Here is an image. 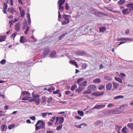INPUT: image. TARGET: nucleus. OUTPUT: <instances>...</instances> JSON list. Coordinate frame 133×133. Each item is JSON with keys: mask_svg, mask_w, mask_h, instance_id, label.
I'll list each match as a JSON object with an SVG mask.
<instances>
[{"mask_svg": "<svg viewBox=\"0 0 133 133\" xmlns=\"http://www.w3.org/2000/svg\"><path fill=\"white\" fill-rule=\"evenodd\" d=\"M27 40L23 36L21 37L19 41L21 43H23L27 42Z\"/></svg>", "mask_w": 133, "mask_h": 133, "instance_id": "1a4fd4ad", "label": "nucleus"}, {"mask_svg": "<svg viewBox=\"0 0 133 133\" xmlns=\"http://www.w3.org/2000/svg\"><path fill=\"white\" fill-rule=\"evenodd\" d=\"M11 13L12 14L15 15L17 14L15 10L13 8H11Z\"/></svg>", "mask_w": 133, "mask_h": 133, "instance_id": "c9c22d12", "label": "nucleus"}, {"mask_svg": "<svg viewBox=\"0 0 133 133\" xmlns=\"http://www.w3.org/2000/svg\"><path fill=\"white\" fill-rule=\"evenodd\" d=\"M85 89V87H82L79 86L78 87L77 89L76 90V91L78 93H79L81 91Z\"/></svg>", "mask_w": 133, "mask_h": 133, "instance_id": "4468645a", "label": "nucleus"}, {"mask_svg": "<svg viewBox=\"0 0 133 133\" xmlns=\"http://www.w3.org/2000/svg\"><path fill=\"white\" fill-rule=\"evenodd\" d=\"M104 93V91L102 92L97 91L95 92L93 94V95L96 96H100L103 95Z\"/></svg>", "mask_w": 133, "mask_h": 133, "instance_id": "9b49d317", "label": "nucleus"}, {"mask_svg": "<svg viewBox=\"0 0 133 133\" xmlns=\"http://www.w3.org/2000/svg\"><path fill=\"white\" fill-rule=\"evenodd\" d=\"M48 114L47 112H43L41 113V115L43 118H45V117Z\"/></svg>", "mask_w": 133, "mask_h": 133, "instance_id": "49530a36", "label": "nucleus"}, {"mask_svg": "<svg viewBox=\"0 0 133 133\" xmlns=\"http://www.w3.org/2000/svg\"><path fill=\"white\" fill-rule=\"evenodd\" d=\"M91 91L90 90H89V89L88 88V90L85 91L83 92V94H89L91 92Z\"/></svg>", "mask_w": 133, "mask_h": 133, "instance_id": "473e14b6", "label": "nucleus"}, {"mask_svg": "<svg viewBox=\"0 0 133 133\" xmlns=\"http://www.w3.org/2000/svg\"><path fill=\"white\" fill-rule=\"evenodd\" d=\"M114 105V104L112 103H110L108 104L107 107H111Z\"/></svg>", "mask_w": 133, "mask_h": 133, "instance_id": "bf43d9fd", "label": "nucleus"}, {"mask_svg": "<svg viewBox=\"0 0 133 133\" xmlns=\"http://www.w3.org/2000/svg\"><path fill=\"white\" fill-rule=\"evenodd\" d=\"M68 33L67 32L63 33L61 36H60L59 37V40H61L64 37L65 35H66Z\"/></svg>", "mask_w": 133, "mask_h": 133, "instance_id": "cd10ccee", "label": "nucleus"}, {"mask_svg": "<svg viewBox=\"0 0 133 133\" xmlns=\"http://www.w3.org/2000/svg\"><path fill=\"white\" fill-rule=\"evenodd\" d=\"M131 12L130 10L128 8L123 9L122 11V13L124 15H128Z\"/></svg>", "mask_w": 133, "mask_h": 133, "instance_id": "423d86ee", "label": "nucleus"}, {"mask_svg": "<svg viewBox=\"0 0 133 133\" xmlns=\"http://www.w3.org/2000/svg\"><path fill=\"white\" fill-rule=\"evenodd\" d=\"M112 84L111 83H109L106 85V89L107 90H110L112 88Z\"/></svg>", "mask_w": 133, "mask_h": 133, "instance_id": "f3484780", "label": "nucleus"}, {"mask_svg": "<svg viewBox=\"0 0 133 133\" xmlns=\"http://www.w3.org/2000/svg\"><path fill=\"white\" fill-rule=\"evenodd\" d=\"M56 52L55 51H52L50 54V56L51 58H56Z\"/></svg>", "mask_w": 133, "mask_h": 133, "instance_id": "2eb2a0df", "label": "nucleus"}, {"mask_svg": "<svg viewBox=\"0 0 133 133\" xmlns=\"http://www.w3.org/2000/svg\"><path fill=\"white\" fill-rule=\"evenodd\" d=\"M122 131L124 133H127L128 131V129L125 126L122 129Z\"/></svg>", "mask_w": 133, "mask_h": 133, "instance_id": "4be33fe9", "label": "nucleus"}, {"mask_svg": "<svg viewBox=\"0 0 133 133\" xmlns=\"http://www.w3.org/2000/svg\"><path fill=\"white\" fill-rule=\"evenodd\" d=\"M88 88L92 92V91L95 90L96 89V87L94 85H90L88 87Z\"/></svg>", "mask_w": 133, "mask_h": 133, "instance_id": "6e6552de", "label": "nucleus"}, {"mask_svg": "<svg viewBox=\"0 0 133 133\" xmlns=\"http://www.w3.org/2000/svg\"><path fill=\"white\" fill-rule=\"evenodd\" d=\"M20 24L19 22H18L16 24L15 27V29L16 31H19L20 29Z\"/></svg>", "mask_w": 133, "mask_h": 133, "instance_id": "ddd939ff", "label": "nucleus"}, {"mask_svg": "<svg viewBox=\"0 0 133 133\" xmlns=\"http://www.w3.org/2000/svg\"><path fill=\"white\" fill-rule=\"evenodd\" d=\"M4 4V6H3V9H6L8 6L6 3H5V2L3 3Z\"/></svg>", "mask_w": 133, "mask_h": 133, "instance_id": "3c124183", "label": "nucleus"}, {"mask_svg": "<svg viewBox=\"0 0 133 133\" xmlns=\"http://www.w3.org/2000/svg\"><path fill=\"white\" fill-rule=\"evenodd\" d=\"M20 13L21 17H23L25 15V12L24 10H23L22 11H21Z\"/></svg>", "mask_w": 133, "mask_h": 133, "instance_id": "a18cd8bd", "label": "nucleus"}, {"mask_svg": "<svg viewBox=\"0 0 133 133\" xmlns=\"http://www.w3.org/2000/svg\"><path fill=\"white\" fill-rule=\"evenodd\" d=\"M82 66L83 68L85 69L87 68V65L86 64L84 63L82 64Z\"/></svg>", "mask_w": 133, "mask_h": 133, "instance_id": "603ef678", "label": "nucleus"}, {"mask_svg": "<svg viewBox=\"0 0 133 133\" xmlns=\"http://www.w3.org/2000/svg\"><path fill=\"white\" fill-rule=\"evenodd\" d=\"M47 124H48V126H51L53 124H52V123H51L50 122H48Z\"/></svg>", "mask_w": 133, "mask_h": 133, "instance_id": "69168bd1", "label": "nucleus"}, {"mask_svg": "<svg viewBox=\"0 0 133 133\" xmlns=\"http://www.w3.org/2000/svg\"><path fill=\"white\" fill-rule=\"evenodd\" d=\"M105 88V86L103 85H102L98 87V89L100 90H101Z\"/></svg>", "mask_w": 133, "mask_h": 133, "instance_id": "de8ad7c7", "label": "nucleus"}, {"mask_svg": "<svg viewBox=\"0 0 133 133\" xmlns=\"http://www.w3.org/2000/svg\"><path fill=\"white\" fill-rule=\"evenodd\" d=\"M106 29V28L105 27H100L99 28V32H102L105 31Z\"/></svg>", "mask_w": 133, "mask_h": 133, "instance_id": "bb28decb", "label": "nucleus"}, {"mask_svg": "<svg viewBox=\"0 0 133 133\" xmlns=\"http://www.w3.org/2000/svg\"><path fill=\"white\" fill-rule=\"evenodd\" d=\"M84 80L83 78H80L77 80L76 82L79 86L85 88L87 86L88 82L86 81L82 82Z\"/></svg>", "mask_w": 133, "mask_h": 133, "instance_id": "f03ea898", "label": "nucleus"}, {"mask_svg": "<svg viewBox=\"0 0 133 133\" xmlns=\"http://www.w3.org/2000/svg\"><path fill=\"white\" fill-rule=\"evenodd\" d=\"M21 95L24 97L22 99L23 100L28 101L29 102H31L32 98L30 97L31 94L28 91H23L22 92Z\"/></svg>", "mask_w": 133, "mask_h": 133, "instance_id": "f257e3e1", "label": "nucleus"}, {"mask_svg": "<svg viewBox=\"0 0 133 133\" xmlns=\"http://www.w3.org/2000/svg\"><path fill=\"white\" fill-rule=\"evenodd\" d=\"M40 99L39 98L38 99H32V98L31 102H34L37 105H38L40 104Z\"/></svg>", "mask_w": 133, "mask_h": 133, "instance_id": "0eeeda50", "label": "nucleus"}, {"mask_svg": "<svg viewBox=\"0 0 133 133\" xmlns=\"http://www.w3.org/2000/svg\"><path fill=\"white\" fill-rule=\"evenodd\" d=\"M59 122H58L59 124H62L64 122V118L62 117H60L59 118Z\"/></svg>", "mask_w": 133, "mask_h": 133, "instance_id": "dca6fc26", "label": "nucleus"}, {"mask_svg": "<svg viewBox=\"0 0 133 133\" xmlns=\"http://www.w3.org/2000/svg\"><path fill=\"white\" fill-rule=\"evenodd\" d=\"M65 0H58V4L59 6H62L64 3Z\"/></svg>", "mask_w": 133, "mask_h": 133, "instance_id": "412c9836", "label": "nucleus"}, {"mask_svg": "<svg viewBox=\"0 0 133 133\" xmlns=\"http://www.w3.org/2000/svg\"><path fill=\"white\" fill-rule=\"evenodd\" d=\"M69 63L71 64H73L74 65H75L76 66V67H77V66L78 65L77 64V63L75 62V61H70L69 62Z\"/></svg>", "mask_w": 133, "mask_h": 133, "instance_id": "2f4dec72", "label": "nucleus"}, {"mask_svg": "<svg viewBox=\"0 0 133 133\" xmlns=\"http://www.w3.org/2000/svg\"><path fill=\"white\" fill-rule=\"evenodd\" d=\"M6 62V61L5 59H2L0 62V63L2 65L4 64Z\"/></svg>", "mask_w": 133, "mask_h": 133, "instance_id": "c03bdc74", "label": "nucleus"}, {"mask_svg": "<svg viewBox=\"0 0 133 133\" xmlns=\"http://www.w3.org/2000/svg\"><path fill=\"white\" fill-rule=\"evenodd\" d=\"M26 17L28 19H30V15L29 13H28L26 15Z\"/></svg>", "mask_w": 133, "mask_h": 133, "instance_id": "052dcab7", "label": "nucleus"}, {"mask_svg": "<svg viewBox=\"0 0 133 133\" xmlns=\"http://www.w3.org/2000/svg\"><path fill=\"white\" fill-rule=\"evenodd\" d=\"M102 123V122L100 120H98L95 122V124L96 125H99Z\"/></svg>", "mask_w": 133, "mask_h": 133, "instance_id": "a19ab883", "label": "nucleus"}, {"mask_svg": "<svg viewBox=\"0 0 133 133\" xmlns=\"http://www.w3.org/2000/svg\"><path fill=\"white\" fill-rule=\"evenodd\" d=\"M42 99L41 101V103H44L46 101V98L45 96L42 97Z\"/></svg>", "mask_w": 133, "mask_h": 133, "instance_id": "4c0bfd02", "label": "nucleus"}, {"mask_svg": "<svg viewBox=\"0 0 133 133\" xmlns=\"http://www.w3.org/2000/svg\"><path fill=\"white\" fill-rule=\"evenodd\" d=\"M38 125V124H37V123H36V124H35V130L36 131L37 130H38L41 128L39 126H37V125Z\"/></svg>", "mask_w": 133, "mask_h": 133, "instance_id": "37998d69", "label": "nucleus"}, {"mask_svg": "<svg viewBox=\"0 0 133 133\" xmlns=\"http://www.w3.org/2000/svg\"><path fill=\"white\" fill-rule=\"evenodd\" d=\"M65 8L67 10H68L69 9V5H68V3H66L65 6Z\"/></svg>", "mask_w": 133, "mask_h": 133, "instance_id": "13d9d810", "label": "nucleus"}, {"mask_svg": "<svg viewBox=\"0 0 133 133\" xmlns=\"http://www.w3.org/2000/svg\"><path fill=\"white\" fill-rule=\"evenodd\" d=\"M60 125L58 126L56 128V130H57L58 131L61 130L62 128V124H60Z\"/></svg>", "mask_w": 133, "mask_h": 133, "instance_id": "e433bc0d", "label": "nucleus"}, {"mask_svg": "<svg viewBox=\"0 0 133 133\" xmlns=\"http://www.w3.org/2000/svg\"><path fill=\"white\" fill-rule=\"evenodd\" d=\"M77 113L78 115L80 116H82L84 115V113L83 112L81 111L78 110L77 111Z\"/></svg>", "mask_w": 133, "mask_h": 133, "instance_id": "72a5a7b5", "label": "nucleus"}, {"mask_svg": "<svg viewBox=\"0 0 133 133\" xmlns=\"http://www.w3.org/2000/svg\"><path fill=\"white\" fill-rule=\"evenodd\" d=\"M14 20H12L9 21V23L10 24V26H11L13 25V23H14Z\"/></svg>", "mask_w": 133, "mask_h": 133, "instance_id": "864d4df0", "label": "nucleus"}, {"mask_svg": "<svg viewBox=\"0 0 133 133\" xmlns=\"http://www.w3.org/2000/svg\"><path fill=\"white\" fill-rule=\"evenodd\" d=\"M126 6L131 11L133 10V3H128L127 5Z\"/></svg>", "mask_w": 133, "mask_h": 133, "instance_id": "9d476101", "label": "nucleus"}, {"mask_svg": "<svg viewBox=\"0 0 133 133\" xmlns=\"http://www.w3.org/2000/svg\"><path fill=\"white\" fill-rule=\"evenodd\" d=\"M0 129L2 131H5L7 129V126L5 124H3L1 125Z\"/></svg>", "mask_w": 133, "mask_h": 133, "instance_id": "f8f14e48", "label": "nucleus"}, {"mask_svg": "<svg viewBox=\"0 0 133 133\" xmlns=\"http://www.w3.org/2000/svg\"><path fill=\"white\" fill-rule=\"evenodd\" d=\"M6 37L5 36H0V42L5 41V40Z\"/></svg>", "mask_w": 133, "mask_h": 133, "instance_id": "b1692460", "label": "nucleus"}, {"mask_svg": "<svg viewBox=\"0 0 133 133\" xmlns=\"http://www.w3.org/2000/svg\"><path fill=\"white\" fill-rule=\"evenodd\" d=\"M75 118L77 119L80 120L81 119V117L77 116H75Z\"/></svg>", "mask_w": 133, "mask_h": 133, "instance_id": "774afa93", "label": "nucleus"}, {"mask_svg": "<svg viewBox=\"0 0 133 133\" xmlns=\"http://www.w3.org/2000/svg\"><path fill=\"white\" fill-rule=\"evenodd\" d=\"M93 82L94 83H99L101 82V80L100 79L97 78H96L93 80Z\"/></svg>", "mask_w": 133, "mask_h": 133, "instance_id": "c85d7f7f", "label": "nucleus"}, {"mask_svg": "<svg viewBox=\"0 0 133 133\" xmlns=\"http://www.w3.org/2000/svg\"><path fill=\"white\" fill-rule=\"evenodd\" d=\"M37 124H40V126L41 129H45V123L43 121L41 120H39L37 122Z\"/></svg>", "mask_w": 133, "mask_h": 133, "instance_id": "20e7f679", "label": "nucleus"}, {"mask_svg": "<svg viewBox=\"0 0 133 133\" xmlns=\"http://www.w3.org/2000/svg\"><path fill=\"white\" fill-rule=\"evenodd\" d=\"M125 38H120L117 39V40L118 41H122L123 40H124Z\"/></svg>", "mask_w": 133, "mask_h": 133, "instance_id": "0e129e2a", "label": "nucleus"}, {"mask_svg": "<svg viewBox=\"0 0 133 133\" xmlns=\"http://www.w3.org/2000/svg\"><path fill=\"white\" fill-rule=\"evenodd\" d=\"M55 118L56 117H52V119H50V121L52 122H54V120H55Z\"/></svg>", "mask_w": 133, "mask_h": 133, "instance_id": "338daca9", "label": "nucleus"}, {"mask_svg": "<svg viewBox=\"0 0 133 133\" xmlns=\"http://www.w3.org/2000/svg\"><path fill=\"white\" fill-rule=\"evenodd\" d=\"M124 40L126 42L127 41H129L130 42H133V39L130 38H125Z\"/></svg>", "mask_w": 133, "mask_h": 133, "instance_id": "c756f323", "label": "nucleus"}, {"mask_svg": "<svg viewBox=\"0 0 133 133\" xmlns=\"http://www.w3.org/2000/svg\"><path fill=\"white\" fill-rule=\"evenodd\" d=\"M29 27H27L26 29L24 32V34L25 35H26L29 30Z\"/></svg>", "mask_w": 133, "mask_h": 133, "instance_id": "8fccbe9b", "label": "nucleus"}, {"mask_svg": "<svg viewBox=\"0 0 133 133\" xmlns=\"http://www.w3.org/2000/svg\"><path fill=\"white\" fill-rule=\"evenodd\" d=\"M30 118L31 120L34 121L35 120V116H33L30 117Z\"/></svg>", "mask_w": 133, "mask_h": 133, "instance_id": "680f3d73", "label": "nucleus"}, {"mask_svg": "<svg viewBox=\"0 0 133 133\" xmlns=\"http://www.w3.org/2000/svg\"><path fill=\"white\" fill-rule=\"evenodd\" d=\"M124 96L122 95H119L116 96L114 97V99H117L120 98H123Z\"/></svg>", "mask_w": 133, "mask_h": 133, "instance_id": "5701e85b", "label": "nucleus"}, {"mask_svg": "<svg viewBox=\"0 0 133 133\" xmlns=\"http://www.w3.org/2000/svg\"><path fill=\"white\" fill-rule=\"evenodd\" d=\"M127 127L130 128L131 130H133V123H129L127 124Z\"/></svg>", "mask_w": 133, "mask_h": 133, "instance_id": "a878e982", "label": "nucleus"}, {"mask_svg": "<svg viewBox=\"0 0 133 133\" xmlns=\"http://www.w3.org/2000/svg\"><path fill=\"white\" fill-rule=\"evenodd\" d=\"M87 29L89 31L91 32V31L92 29L90 28V26H88L87 27Z\"/></svg>", "mask_w": 133, "mask_h": 133, "instance_id": "4d7b16f0", "label": "nucleus"}, {"mask_svg": "<svg viewBox=\"0 0 133 133\" xmlns=\"http://www.w3.org/2000/svg\"><path fill=\"white\" fill-rule=\"evenodd\" d=\"M115 79L116 80L120 83H122V81L121 79L116 77H115Z\"/></svg>", "mask_w": 133, "mask_h": 133, "instance_id": "7c9ffc66", "label": "nucleus"}, {"mask_svg": "<svg viewBox=\"0 0 133 133\" xmlns=\"http://www.w3.org/2000/svg\"><path fill=\"white\" fill-rule=\"evenodd\" d=\"M15 126V125L14 124H13L10 125H9L8 127V128L9 130L13 128Z\"/></svg>", "mask_w": 133, "mask_h": 133, "instance_id": "58836bf2", "label": "nucleus"}, {"mask_svg": "<svg viewBox=\"0 0 133 133\" xmlns=\"http://www.w3.org/2000/svg\"><path fill=\"white\" fill-rule=\"evenodd\" d=\"M83 124H81L79 125H75V127L78 128H83V127H82V126H83Z\"/></svg>", "mask_w": 133, "mask_h": 133, "instance_id": "6e6d98bb", "label": "nucleus"}, {"mask_svg": "<svg viewBox=\"0 0 133 133\" xmlns=\"http://www.w3.org/2000/svg\"><path fill=\"white\" fill-rule=\"evenodd\" d=\"M105 106V105H97L92 108V109H100L104 108Z\"/></svg>", "mask_w": 133, "mask_h": 133, "instance_id": "39448f33", "label": "nucleus"}, {"mask_svg": "<svg viewBox=\"0 0 133 133\" xmlns=\"http://www.w3.org/2000/svg\"><path fill=\"white\" fill-rule=\"evenodd\" d=\"M49 52V49L48 48H45L43 52V54L44 55L43 56H44V55H47Z\"/></svg>", "mask_w": 133, "mask_h": 133, "instance_id": "6ab92c4d", "label": "nucleus"}, {"mask_svg": "<svg viewBox=\"0 0 133 133\" xmlns=\"http://www.w3.org/2000/svg\"><path fill=\"white\" fill-rule=\"evenodd\" d=\"M84 54L85 53L84 52L81 51H78L76 53V55H78L80 56H83L84 55Z\"/></svg>", "mask_w": 133, "mask_h": 133, "instance_id": "aec40b11", "label": "nucleus"}, {"mask_svg": "<svg viewBox=\"0 0 133 133\" xmlns=\"http://www.w3.org/2000/svg\"><path fill=\"white\" fill-rule=\"evenodd\" d=\"M59 6V10H62V11H63V10H64V7L63 6Z\"/></svg>", "mask_w": 133, "mask_h": 133, "instance_id": "5fc2aeb1", "label": "nucleus"}, {"mask_svg": "<svg viewBox=\"0 0 133 133\" xmlns=\"http://www.w3.org/2000/svg\"><path fill=\"white\" fill-rule=\"evenodd\" d=\"M113 85L114 89H116L117 88L118 85V83L114 82L113 83Z\"/></svg>", "mask_w": 133, "mask_h": 133, "instance_id": "ea45409f", "label": "nucleus"}, {"mask_svg": "<svg viewBox=\"0 0 133 133\" xmlns=\"http://www.w3.org/2000/svg\"><path fill=\"white\" fill-rule=\"evenodd\" d=\"M125 33L127 35L128 34H129L130 32V30L129 29H127L125 30Z\"/></svg>", "mask_w": 133, "mask_h": 133, "instance_id": "e2e57ef3", "label": "nucleus"}, {"mask_svg": "<svg viewBox=\"0 0 133 133\" xmlns=\"http://www.w3.org/2000/svg\"><path fill=\"white\" fill-rule=\"evenodd\" d=\"M32 96L34 98V99L39 98L40 97L39 95L34 94L33 93L32 94Z\"/></svg>", "mask_w": 133, "mask_h": 133, "instance_id": "393cba45", "label": "nucleus"}, {"mask_svg": "<svg viewBox=\"0 0 133 133\" xmlns=\"http://www.w3.org/2000/svg\"><path fill=\"white\" fill-rule=\"evenodd\" d=\"M60 91L59 90H58L55 91H53V93L54 94H57Z\"/></svg>", "mask_w": 133, "mask_h": 133, "instance_id": "09e8293b", "label": "nucleus"}, {"mask_svg": "<svg viewBox=\"0 0 133 133\" xmlns=\"http://www.w3.org/2000/svg\"><path fill=\"white\" fill-rule=\"evenodd\" d=\"M63 17L64 20L62 23V25H65L68 23L70 22L69 19L71 17V16L66 14H64L63 15Z\"/></svg>", "mask_w": 133, "mask_h": 133, "instance_id": "7ed1b4c3", "label": "nucleus"}, {"mask_svg": "<svg viewBox=\"0 0 133 133\" xmlns=\"http://www.w3.org/2000/svg\"><path fill=\"white\" fill-rule=\"evenodd\" d=\"M52 99V98L51 97H50L48 98L47 100V102L49 104H51Z\"/></svg>", "mask_w": 133, "mask_h": 133, "instance_id": "79ce46f5", "label": "nucleus"}, {"mask_svg": "<svg viewBox=\"0 0 133 133\" xmlns=\"http://www.w3.org/2000/svg\"><path fill=\"white\" fill-rule=\"evenodd\" d=\"M77 88V85L76 84H74L72 85L71 88V90L72 91L74 90L75 89Z\"/></svg>", "mask_w": 133, "mask_h": 133, "instance_id": "f704fd0d", "label": "nucleus"}, {"mask_svg": "<svg viewBox=\"0 0 133 133\" xmlns=\"http://www.w3.org/2000/svg\"><path fill=\"white\" fill-rule=\"evenodd\" d=\"M126 1L124 0H120L117 3L118 5H122L124 4L125 2Z\"/></svg>", "mask_w": 133, "mask_h": 133, "instance_id": "a211bd4d", "label": "nucleus"}]
</instances>
